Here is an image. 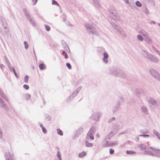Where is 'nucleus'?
Masks as SVG:
<instances>
[{
  "label": "nucleus",
  "instance_id": "40",
  "mask_svg": "<svg viewBox=\"0 0 160 160\" xmlns=\"http://www.w3.org/2000/svg\"><path fill=\"white\" fill-rule=\"evenodd\" d=\"M45 65L43 63H41L39 65V67L40 70H43L45 69Z\"/></svg>",
  "mask_w": 160,
  "mask_h": 160
},
{
  "label": "nucleus",
  "instance_id": "51",
  "mask_svg": "<svg viewBox=\"0 0 160 160\" xmlns=\"http://www.w3.org/2000/svg\"><path fill=\"white\" fill-rule=\"evenodd\" d=\"M62 54L64 55V58H65L67 59L68 58V55L65 51H63L62 53Z\"/></svg>",
  "mask_w": 160,
  "mask_h": 160
},
{
  "label": "nucleus",
  "instance_id": "16",
  "mask_svg": "<svg viewBox=\"0 0 160 160\" xmlns=\"http://www.w3.org/2000/svg\"><path fill=\"white\" fill-rule=\"evenodd\" d=\"M126 3L128 4V6L132 8H133V5H134V2L133 1V0H124Z\"/></svg>",
  "mask_w": 160,
  "mask_h": 160
},
{
  "label": "nucleus",
  "instance_id": "32",
  "mask_svg": "<svg viewBox=\"0 0 160 160\" xmlns=\"http://www.w3.org/2000/svg\"><path fill=\"white\" fill-rule=\"evenodd\" d=\"M40 126L42 129L43 132L44 133H46L47 132V130L43 126L42 124L40 125Z\"/></svg>",
  "mask_w": 160,
  "mask_h": 160
},
{
  "label": "nucleus",
  "instance_id": "28",
  "mask_svg": "<svg viewBox=\"0 0 160 160\" xmlns=\"http://www.w3.org/2000/svg\"><path fill=\"white\" fill-rule=\"evenodd\" d=\"M141 110L142 112L145 114H146L148 113V111L146 108L145 106H142L141 108Z\"/></svg>",
  "mask_w": 160,
  "mask_h": 160
},
{
  "label": "nucleus",
  "instance_id": "20",
  "mask_svg": "<svg viewBox=\"0 0 160 160\" xmlns=\"http://www.w3.org/2000/svg\"><path fill=\"white\" fill-rule=\"evenodd\" d=\"M144 40L148 43L151 44L152 42L151 38L149 34L144 37Z\"/></svg>",
  "mask_w": 160,
  "mask_h": 160
},
{
  "label": "nucleus",
  "instance_id": "7",
  "mask_svg": "<svg viewBox=\"0 0 160 160\" xmlns=\"http://www.w3.org/2000/svg\"><path fill=\"white\" fill-rule=\"evenodd\" d=\"M149 72L152 77L160 82V75L155 70L153 69H150L149 70Z\"/></svg>",
  "mask_w": 160,
  "mask_h": 160
},
{
  "label": "nucleus",
  "instance_id": "8",
  "mask_svg": "<svg viewBox=\"0 0 160 160\" xmlns=\"http://www.w3.org/2000/svg\"><path fill=\"white\" fill-rule=\"evenodd\" d=\"M120 70L117 67H112L109 68L110 73L114 76H117Z\"/></svg>",
  "mask_w": 160,
  "mask_h": 160
},
{
  "label": "nucleus",
  "instance_id": "36",
  "mask_svg": "<svg viewBox=\"0 0 160 160\" xmlns=\"http://www.w3.org/2000/svg\"><path fill=\"white\" fill-rule=\"evenodd\" d=\"M153 133L154 135H156L157 137L160 134V133L156 129H154L153 130Z\"/></svg>",
  "mask_w": 160,
  "mask_h": 160
},
{
  "label": "nucleus",
  "instance_id": "53",
  "mask_svg": "<svg viewBox=\"0 0 160 160\" xmlns=\"http://www.w3.org/2000/svg\"><path fill=\"white\" fill-rule=\"evenodd\" d=\"M102 61L105 64H107L108 62V58H103Z\"/></svg>",
  "mask_w": 160,
  "mask_h": 160
},
{
  "label": "nucleus",
  "instance_id": "26",
  "mask_svg": "<svg viewBox=\"0 0 160 160\" xmlns=\"http://www.w3.org/2000/svg\"><path fill=\"white\" fill-rule=\"evenodd\" d=\"M24 97L26 101H28L31 99V97L30 95L28 93H26L24 95Z\"/></svg>",
  "mask_w": 160,
  "mask_h": 160
},
{
  "label": "nucleus",
  "instance_id": "19",
  "mask_svg": "<svg viewBox=\"0 0 160 160\" xmlns=\"http://www.w3.org/2000/svg\"><path fill=\"white\" fill-rule=\"evenodd\" d=\"M120 108L119 106L117 104L114 106L112 108V113L113 114H115L119 110Z\"/></svg>",
  "mask_w": 160,
  "mask_h": 160
},
{
  "label": "nucleus",
  "instance_id": "57",
  "mask_svg": "<svg viewBox=\"0 0 160 160\" xmlns=\"http://www.w3.org/2000/svg\"><path fill=\"white\" fill-rule=\"evenodd\" d=\"M115 120V118L114 117H113L112 118H111L109 120L108 122L109 123L111 122L112 121H114Z\"/></svg>",
  "mask_w": 160,
  "mask_h": 160
},
{
  "label": "nucleus",
  "instance_id": "47",
  "mask_svg": "<svg viewBox=\"0 0 160 160\" xmlns=\"http://www.w3.org/2000/svg\"><path fill=\"white\" fill-rule=\"evenodd\" d=\"M3 137L2 130L0 127V139H2Z\"/></svg>",
  "mask_w": 160,
  "mask_h": 160
},
{
  "label": "nucleus",
  "instance_id": "10",
  "mask_svg": "<svg viewBox=\"0 0 160 160\" xmlns=\"http://www.w3.org/2000/svg\"><path fill=\"white\" fill-rule=\"evenodd\" d=\"M6 160H13L14 154L12 152H7L5 154Z\"/></svg>",
  "mask_w": 160,
  "mask_h": 160
},
{
  "label": "nucleus",
  "instance_id": "49",
  "mask_svg": "<svg viewBox=\"0 0 160 160\" xmlns=\"http://www.w3.org/2000/svg\"><path fill=\"white\" fill-rule=\"evenodd\" d=\"M24 45L25 48L26 49H27L28 48V43L27 42L24 41Z\"/></svg>",
  "mask_w": 160,
  "mask_h": 160
},
{
  "label": "nucleus",
  "instance_id": "34",
  "mask_svg": "<svg viewBox=\"0 0 160 160\" xmlns=\"http://www.w3.org/2000/svg\"><path fill=\"white\" fill-rule=\"evenodd\" d=\"M86 155V153L85 152H82L78 154V157L80 158H82L84 157Z\"/></svg>",
  "mask_w": 160,
  "mask_h": 160
},
{
  "label": "nucleus",
  "instance_id": "5",
  "mask_svg": "<svg viewBox=\"0 0 160 160\" xmlns=\"http://www.w3.org/2000/svg\"><path fill=\"white\" fill-rule=\"evenodd\" d=\"M23 11L24 14L26 16L27 19L29 21L30 23L33 26H36V23L34 18L30 15L27 9L24 8L23 9Z\"/></svg>",
  "mask_w": 160,
  "mask_h": 160
},
{
  "label": "nucleus",
  "instance_id": "24",
  "mask_svg": "<svg viewBox=\"0 0 160 160\" xmlns=\"http://www.w3.org/2000/svg\"><path fill=\"white\" fill-rule=\"evenodd\" d=\"M138 147L140 148L142 151H144L147 148V146L143 144H141L138 145Z\"/></svg>",
  "mask_w": 160,
  "mask_h": 160
},
{
  "label": "nucleus",
  "instance_id": "30",
  "mask_svg": "<svg viewBox=\"0 0 160 160\" xmlns=\"http://www.w3.org/2000/svg\"><path fill=\"white\" fill-rule=\"evenodd\" d=\"M85 146L88 147H90L93 146V144L91 143H89L88 141H86L85 142Z\"/></svg>",
  "mask_w": 160,
  "mask_h": 160
},
{
  "label": "nucleus",
  "instance_id": "61",
  "mask_svg": "<svg viewBox=\"0 0 160 160\" xmlns=\"http://www.w3.org/2000/svg\"><path fill=\"white\" fill-rule=\"evenodd\" d=\"M8 66V67L9 69V70L10 71H12V68H14V67H11L10 65V64L8 65H7Z\"/></svg>",
  "mask_w": 160,
  "mask_h": 160
},
{
  "label": "nucleus",
  "instance_id": "27",
  "mask_svg": "<svg viewBox=\"0 0 160 160\" xmlns=\"http://www.w3.org/2000/svg\"><path fill=\"white\" fill-rule=\"evenodd\" d=\"M93 135V134L88 132L86 136V138L87 139L90 138L91 140H93L94 139V136Z\"/></svg>",
  "mask_w": 160,
  "mask_h": 160
},
{
  "label": "nucleus",
  "instance_id": "46",
  "mask_svg": "<svg viewBox=\"0 0 160 160\" xmlns=\"http://www.w3.org/2000/svg\"><path fill=\"white\" fill-rule=\"evenodd\" d=\"M52 4L53 5H57L58 6H59V5L58 3L55 0H52Z\"/></svg>",
  "mask_w": 160,
  "mask_h": 160
},
{
  "label": "nucleus",
  "instance_id": "29",
  "mask_svg": "<svg viewBox=\"0 0 160 160\" xmlns=\"http://www.w3.org/2000/svg\"><path fill=\"white\" fill-rule=\"evenodd\" d=\"M123 102V99L122 97H119L117 101V105H118L119 106H120V105L122 104Z\"/></svg>",
  "mask_w": 160,
  "mask_h": 160
},
{
  "label": "nucleus",
  "instance_id": "11",
  "mask_svg": "<svg viewBox=\"0 0 160 160\" xmlns=\"http://www.w3.org/2000/svg\"><path fill=\"white\" fill-rule=\"evenodd\" d=\"M140 54L142 56L149 59L151 54L144 50H142L140 52Z\"/></svg>",
  "mask_w": 160,
  "mask_h": 160
},
{
  "label": "nucleus",
  "instance_id": "62",
  "mask_svg": "<svg viewBox=\"0 0 160 160\" xmlns=\"http://www.w3.org/2000/svg\"><path fill=\"white\" fill-rule=\"evenodd\" d=\"M132 142L130 141H128L127 142H125V143L126 144H132Z\"/></svg>",
  "mask_w": 160,
  "mask_h": 160
},
{
  "label": "nucleus",
  "instance_id": "38",
  "mask_svg": "<svg viewBox=\"0 0 160 160\" xmlns=\"http://www.w3.org/2000/svg\"><path fill=\"white\" fill-rule=\"evenodd\" d=\"M57 133L58 134V135H59L61 136L63 135V134L62 132L61 129H60L59 128H58L57 129Z\"/></svg>",
  "mask_w": 160,
  "mask_h": 160
},
{
  "label": "nucleus",
  "instance_id": "63",
  "mask_svg": "<svg viewBox=\"0 0 160 160\" xmlns=\"http://www.w3.org/2000/svg\"><path fill=\"white\" fill-rule=\"evenodd\" d=\"M1 25L2 27H4L5 26H7L6 21V22H5V23H2Z\"/></svg>",
  "mask_w": 160,
  "mask_h": 160
},
{
  "label": "nucleus",
  "instance_id": "37",
  "mask_svg": "<svg viewBox=\"0 0 160 160\" xmlns=\"http://www.w3.org/2000/svg\"><path fill=\"white\" fill-rule=\"evenodd\" d=\"M0 21L1 24L2 23H5V22L6 21L5 18L2 16H0Z\"/></svg>",
  "mask_w": 160,
  "mask_h": 160
},
{
  "label": "nucleus",
  "instance_id": "18",
  "mask_svg": "<svg viewBox=\"0 0 160 160\" xmlns=\"http://www.w3.org/2000/svg\"><path fill=\"white\" fill-rule=\"evenodd\" d=\"M94 5L98 8H101V5L99 0H92Z\"/></svg>",
  "mask_w": 160,
  "mask_h": 160
},
{
  "label": "nucleus",
  "instance_id": "14",
  "mask_svg": "<svg viewBox=\"0 0 160 160\" xmlns=\"http://www.w3.org/2000/svg\"><path fill=\"white\" fill-rule=\"evenodd\" d=\"M0 107L6 111L8 110V108L7 105L0 98Z\"/></svg>",
  "mask_w": 160,
  "mask_h": 160
},
{
  "label": "nucleus",
  "instance_id": "59",
  "mask_svg": "<svg viewBox=\"0 0 160 160\" xmlns=\"http://www.w3.org/2000/svg\"><path fill=\"white\" fill-rule=\"evenodd\" d=\"M23 88L26 89V90H28L29 88V86L26 84H24L23 86Z\"/></svg>",
  "mask_w": 160,
  "mask_h": 160
},
{
  "label": "nucleus",
  "instance_id": "39",
  "mask_svg": "<svg viewBox=\"0 0 160 160\" xmlns=\"http://www.w3.org/2000/svg\"><path fill=\"white\" fill-rule=\"evenodd\" d=\"M137 38L138 40L140 41H142L143 40V38L140 35H138L137 36Z\"/></svg>",
  "mask_w": 160,
  "mask_h": 160
},
{
  "label": "nucleus",
  "instance_id": "4",
  "mask_svg": "<svg viewBox=\"0 0 160 160\" xmlns=\"http://www.w3.org/2000/svg\"><path fill=\"white\" fill-rule=\"evenodd\" d=\"M87 31L93 35H98V32L96 29L94 28L91 24L86 23L84 25Z\"/></svg>",
  "mask_w": 160,
  "mask_h": 160
},
{
  "label": "nucleus",
  "instance_id": "12",
  "mask_svg": "<svg viewBox=\"0 0 160 160\" xmlns=\"http://www.w3.org/2000/svg\"><path fill=\"white\" fill-rule=\"evenodd\" d=\"M107 138H108V140L110 139V138L109 136L107 137L102 142V147H107L110 146L109 142L107 140Z\"/></svg>",
  "mask_w": 160,
  "mask_h": 160
},
{
  "label": "nucleus",
  "instance_id": "58",
  "mask_svg": "<svg viewBox=\"0 0 160 160\" xmlns=\"http://www.w3.org/2000/svg\"><path fill=\"white\" fill-rule=\"evenodd\" d=\"M66 66L69 69H70L72 68L71 64L69 63H66Z\"/></svg>",
  "mask_w": 160,
  "mask_h": 160
},
{
  "label": "nucleus",
  "instance_id": "1",
  "mask_svg": "<svg viewBox=\"0 0 160 160\" xmlns=\"http://www.w3.org/2000/svg\"><path fill=\"white\" fill-rule=\"evenodd\" d=\"M150 148H151L153 152L149 151L148 149V148L144 151V154L149 156H152L153 157H160V150L155 149L152 147Z\"/></svg>",
  "mask_w": 160,
  "mask_h": 160
},
{
  "label": "nucleus",
  "instance_id": "60",
  "mask_svg": "<svg viewBox=\"0 0 160 160\" xmlns=\"http://www.w3.org/2000/svg\"><path fill=\"white\" fill-rule=\"evenodd\" d=\"M109 152L111 154H112L114 153V150L112 148H110L109 149Z\"/></svg>",
  "mask_w": 160,
  "mask_h": 160
},
{
  "label": "nucleus",
  "instance_id": "52",
  "mask_svg": "<svg viewBox=\"0 0 160 160\" xmlns=\"http://www.w3.org/2000/svg\"><path fill=\"white\" fill-rule=\"evenodd\" d=\"M44 26H45V28L47 31H49L50 30V28L49 26L48 25H45Z\"/></svg>",
  "mask_w": 160,
  "mask_h": 160
},
{
  "label": "nucleus",
  "instance_id": "31",
  "mask_svg": "<svg viewBox=\"0 0 160 160\" xmlns=\"http://www.w3.org/2000/svg\"><path fill=\"white\" fill-rule=\"evenodd\" d=\"M95 128L94 127H92L89 130V131L88 132V133H89L91 134H93L95 133Z\"/></svg>",
  "mask_w": 160,
  "mask_h": 160
},
{
  "label": "nucleus",
  "instance_id": "54",
  "mask_svg": "<svg viewBox=\"0 0 160 160\" xmlns=\"http://www.w3.org/2000/svg\"><path fill=\"white\" fill-rule=\"evenodd\" d=\"M4 58L5 62H6L7 64V65H9V62L8 61V59L7 58V57H6V56H4Z\"/></svg>",
  "mask_w": 160,
  "mask_h": 160
},
{
  "label": "nucleus",
  "instance_id": "50",
  "mask_svg": "<svg viewBox=\"0 0 160 160\" xmlns=\"http://www.w3.org/2000/svg\"><path fill=\"white\" fill-rule=\"evenodd\" d=\"M141 133H143V134L147 133L148 132V131L147 130H141L140 131Z\"/></svg>",
  "mask_w": 160,
  "mask_h": 160
},
{
  "label": "nucleus",
  "instance_id": "56",
  "mask_svg": "<svg viewBox=\"0 0 160 160\" xmlns=\"http://www.w3.org/2000/svg\"><path fill=\"white\" fill-rule=\"evenodd\" d=\"M12 68V71L13 72L14 74L15 75V76L16 78H18V76L16 72V71L15 70L14 68Z\"/></svg>",
  "mask_w": 160,
  "mask_h": 160
},
{
  "label": "nucleus",
  "instance_id": "6",
  "mask_svg": "<svg viewBox=\"0 0 160 160\" xmlns=\"http://www.w3.org/2000/svg\"><path fill=\"white\" fill-rule=\"evenodd\" d=\"M82 88V87H79L67 99V102H69L72 100L79 93Z\"/></svg>",
  "mask_w": 160,
  "mask_h": 160
},
{
  "label": "nucleus",
  "instance_id": "42",
  "mask_svg": "<svg viewBox=\"0 0 160 160\" xmlns=\"http://www.w3.org/2000/svg\"><path fill=\"white\" fill-rule=\"evenodd\" d=\"M126 153L127 154L132 155L133 154H136V152L134 151H131L127 150L126 151Z\"/></svg>",
  "mask_w": 160,
  "mask_h": 160
},
{
  "label": "nucleus",
  "instance_id": "44",
  "mask_svg": "<svg viewBox=\"0 0 160 160\" xmlns=\"http://www.w3.org/2000/svg\"><path fill=\"white\" fill-rule=\"evenodd\" d=\"M136 5L138 7H140L142 6V4L139 1H137L136 2Z\"/></svg>",
  "mask_w": 160,
  "mask_h": 160
},
{
  "label": "nucleus",
  "instance_id": "35",
  "mask_svg": "<svg viewBox=\"0 0 160 160\" xmlns=\"http://www.w3.org/2000/svg\"><path fill=\"white\" fill-rule=\"evenodd\" d=\"M83 128L82 127H80L77 130V134H80L83 131Z\"/></svg>",
  "mask_w": 160,
  "mask_h": 160
},
{
  "label": "nucleus",
  "instance_id": "41",
  "mask_svg": "<svg viewBox=\"0 0 160 160\" xmlns=\"http://www.w3.org/2000/svg\"><path fill=\"white\" fill-rule=\"evenodd\" d=\"M57 156L58 159V160H62L61 154L59 151L57 152Z\"/></svg>",
  "mask_w": 160,
  "mask_h": 160
},
{
  "label": "nucleus",
  "instance_id": "33",
  "mask_svg": "<svg viewBox=\"0 0 160 160\" xmlns=\"http://www.w3.org/2000/svg\"><path fill=\"white\" fill-rule=\"evenodd\" d=\"M143 12L146 13V14L148 15L149 14V12L147 8L145 6L144 7H143Z\"/></svg>",
  "mask_w": 160,
  "mask_h": 160
},
{
  "label": "nucleus",
  "instance_id": "15",
  "mask_svg": "<svg viewBox=\"0 0 160 160\" xmlns=\"http://www.w3.org/2000/svg\"><path fill=\"white\" fill-rule=\"evenodd\" d=\"M109 12L112 15H115L117 13V11L115 10L114 8L112 6H110L109 9H108Z\"/></svg>",
  "mask_w": 160,
  "mask_h": 160
},
{
  "label": "nucleus",
  "instance_id": "13",
  "mask_svg": "<svg viewBox=\"0 0 160 160\" xmlns=\"http://www.w3.org/2000/svg\"><path fill=\"white\" fill-rule=\"evenodd\" d=\"M150 104V106L152 107V108H154L157 105V103L155 100L152 98H151L149 101Z\"/></svg>",
  "mask_w": 160,
  "mask_h": 160
},
{
  "label": "nucleus",
  "instance_id": "2",
  "mask_svg": "<svg viewBox=\"0 0 160 160\" xmlns=\"http://www.w3.org/2000/svg\"><path fill=\"white\" fill-rule=\"evenodd\" d=\"M135 94L136 96L140 99H144L146 96V91L141 88H138L135 89Z\"/></svg>",
  "mask_w": 160,
  "mask_h": 160
},
{
  "label": "nucleus",
  "instance_id": "22",
  "mask_svg": "<svg viewBox=\"0 0 160 160\" xmlns=\"http://www.w3.org/2000/svg\"><path fill=\"white\" fill-rule=\"evenodd\" d=\"M140 33L144 37L147 36L149 34L144 29H142L139 31Z\"/></svg>",
  "mask_w": 160,
  "mask_h": 160
},
{
  "label": "nucleus",
  "instance_id": "64",
  "mask_svg": "<svg viewBox=\"0 0 160 160\" xmlns=\"http://www.w3.org/2000/svg\"><path fill=\"white\" fill-rule=\"evenodd\" d=\"M9 30L8 29H6L4 30V32L5 34H7L9 32Z\"/></svg>",
  "mask_w": 160,
  "mask_h": 160
},
{
  "label": "nucleus",
  "instance_id": "43",
  "mask_svg": "<svg viewBox=\"0 0 160 160\" xmlns=\"http://www.w3.org/2000/svg\"><path fill=\"white\" fill-rule=\"evenodd\" d=\"M118 144V141H115L114 142L110 143V146L117 145Z\"/></svg>",
  "mask_w": 160,
  "mask_h": 160
},
{
  "label": "nucleus",
  "instance_id": "45",
  "mask_svg": "<svg viewBox=\"0 0 160 160\" xmlns=\"http://www.w3.org/2000/svg\"><path fill=\"white\" fill-rule=\"evenodd\" d=\"M29 77L28 75H26L24 78V82L25 83H28V79Z\"/></svg>",
  "mask_w": 160,
  "mask_h": 160
},
{
  "label": "nucleus",
  "instance_id": "3",
  "mask_svg": "<svg viewBox=\"0 0 160 160\" xmlns=\"http://www.w3.org/2000/svg\"><path fill=\"white\" fill-rule=\"evenodd\" d=\"M111 23L118 33L122 38H125L127 36L124 30L120 27H118L114 22H111Z\"/></svg>",
  "mask_w": 160,
  "mask_h": 160
},
{
  "label": "nucleus",
  "instance_id": "23",
  "mask_svg": "<svg viewBox=\"0 0 160 160\" xmlns=\"http://www.w3.org/2000/svg\"><path fill=\"white\" fill-rule=\"evenodd\" d=\"M112 19L116 21H118L120 20V17L117 13L115 15H112Z\"/></svg>",
  "mask_w": 160,
  "mask_h": 160
},
{
  "label": "nucleus",
  "instance_id": "21",
  "mask_svg": "<svg viewBox=\"0 0 160 160\" xmlns=\"http://www.w3.org/2000/svg\"><path fill=\"white\" fill-rule=\"evenodd\" d=\"M126 74L122 70L120 69L117 76L121 78H125L126 77Z\"/></svg>",
  "mask_w": 160,
  "mask_h": 160
},
{
  "label": "nucleus",
  "instance_id": "55",
  "mask_svg": "<svg viewBox=\"0 0 160 160\" xmlns=\"http://www.w3.org/2000/svg\"><path fill=\"white\" fill-rule=\"evenodd\" d=\"M139 137H142L144 138H147L149 136V135L148 134H141L138 136Z\"/></svg>",
  "mask_w": 160,
  "mask_h": 160
},
{
  "label": "nucleus",
  "instance_id": "17",
  "mask_svg": "<svg viewBox=\"0 0 160 160\" xmlns=\"http://www.w3.org/2000/svg\"><path fill=\"white\" fill-rule=\"evenodd\" d=\"M149 60L150 61L152 62L155 63H158V59L157 58L154 57V56L152 54H151V56H150Z\"/></svg>",
  "mask_w": 160,
  "mask_h": 160
},
{
  "label": "nucleus",
  "instance_id": "25",
  "mask_svg": "<svg viewBox=\"0 0 160 160\" xmlns=\"http://www.w3.org/2000/svg\"><path fill=\"white\" fill-rule=\"evenodd\" d=\"M0 96L4 99L7 100V96L5 95L2 90L0 88Z\"/></svg>",
  "mask_w": 160,
  "mask_h": 160
},
{
  "label": "nucleus",
  "instance_id": "9",
  "mask_svg": "<svg viewBox=\"0 0 160 160\" xmlns=\"http://www.w3.org/2000/svg\"><path fill=\"white\" fill-rule=\"evenodd\" d=\"M102 114V113L100 112H95L92 114L90 117L91 119L96 121H98Z\"/></svg>",
  "mask_w": 160,
  "mask_h": 160
},
{
  "label": "nucleus",
  "instance_id": "48",
  "mask_svg": "<svg viewBox=\"0 0 160 160\" xmlns=\"http://www.w3.org/2000/svg\"><path fill=\"white\" fill-rule=\"evenodd\" d=\"M103 58H108V55L107 52H105L103 53Z\"/></svg>",
  "mask_w": 160,
  "mask_h": 160
}]
</instances>
